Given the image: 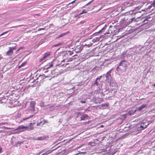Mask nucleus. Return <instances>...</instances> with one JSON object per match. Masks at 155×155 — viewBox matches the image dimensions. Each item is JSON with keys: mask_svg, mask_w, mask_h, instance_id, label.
I'll return each mask as SVG.
<instances>
[{"mask_svg": "<svg viewBox=\"0 0 155 155\" xmlns=\"http://www.w3.org/2000/svg\"><path fill=\"white\" fill-rule=\"evenodd\" d=\"M120 25L122 28L123 29L130 24V21L127 20V17H125L124 18L121 19L120 21Z\"/></svg>", "mask_w": 155, "mask_h": 155, "instance_id": "f03ea898", "label": "nucleus"}, {"mask_svg": "<svg viewBox=\"0 0 155 155\" xmlns=\"http://www.w3.org/2000/svg\"><path fill=\"white\" fill-rule=\"evenodd\" d=\"M45 78L44 77V76L42 78V79H44Z\"/></svg>", "mask_w": 155, "mask_h": 155, "instance_id": "4d7b16f0", "label": "nucleus"}, {"mask_svg": "<svg viewBox=\"0 0 155 155\" xmlns=\"http://www.w3.org/2000/svg\"><path fill=\"white\" fill-rule=\"evenodd\" d=\"M68 33L67 32L63 33L60 34L59 35H58V36L57 37V38H61L62 37H63L64 36V35H67Z\"/></svg>", "mask_w": 155, "mask_h": 155, "instance_id": "5701e85b", "label": "nucleus"}, {"mask_svg": "<svg viewBox=\"0 0 155 155\" xmlns=\"http://www.w3.org/2000/svg\"><path fill=\"white\" fill-rule=\"evenodd\" d=\"M48 77V75H47V76H45V75L44 76V77L46 78L47 77Z\"/></svg>", "mask_w": 155, "mask_h": 155, "instance_id": "6e6d98bb", "label": "nucleus"}, {"mask_svg": "<svg viewBox=\"0 0 155 155\" xmlns=\"http://www.w3.org/2000/svg\"><path fill=\"white\" fill-rule=\"evenodd\" d=\"M42 76V75H41H41H40L39 76V77H40V76Z\"/></svg>", "mask_w": 155, "mask_h": 155, "instance_id": "0e129e2a", "label": "nucleus"}, {"mask_svg": "<svg viewBox=\"0 0 155 155\" xmlns=\"http://www.w3.org/2000/svg\"><path fill=\"white\" fill-rule=\"evenodd\" d=\"M101 9H102V8H100V9L98 10V11L100 10H101Z\"/></svg>", "mask_w": 155, "mask_h": 155, "instance_id": "13d9d810", "label": "nucleus"}, {"mask_svg": "<svg viewBox=\"0 0 155 155\" xmlns=\"http://www.w3.org/2000/svg\"><path fill=\"white\" fill-rule=\"evenodd\" d=\"M85 21H81L80 22V24H84V23H85Z\"/></svg>", "mask_w": 155, "mask_h": 155, "instance_id": "8fccbe9b", "label": "nucleus"}, {"mask_svg": "<svg viewBox=\"0 0 155 155\" xmlns=\"http://www.w3.org/2000/svg\"><path fill=\"white\" fill-rule=\"evenodd\" d=\"M27 63V62H24L23 63H22L21 64V65H20V66H18V68H21L22 67H23L24 66V65H25Z\"/></svg>", "mask_w": 155, "mask_h": 155, "instance_id": "c756f323", "label": "nucleus"}, {"mask_svg": "<svg viewBox=\"0 0 155 155\" xmlns=\"http://www.w3.org/2000/svg\"><path fill=\"white\" fill-rule=\"evenodd\" d=\"M76 0H74V1H72V2H71V3H70L69 4H68V5H71V4H73L75 2V1H76Z\"/></svg>", "mask_w": 155, "mask_h": 155, "instance_id": "c03bdc74", "label": "nucleus"}, {"mask_svg": "<svg viewBox=\"0 0 155 155\" xmlns=\"http://www.w3.org/2000/svg\"><path fill=\"white\" fill-rule=\"evenodd\" d=\"M19 51V49H18L16 51V52H15V54H17L18 53V52Z\"/></svg>", "mask_w": 155, "mask_h": 155, "instance_id": "603ef678", "label": "nucleus"}, {"mask_svg": "<svg viewBox=\"0 0 155 155\" xmlns=\"http://www.w3.org/2000/svg\"><path fill=\"white\" fill-rule=\"evenodd\" d=\"M33 127L31 125L28 126H25L23 125L19 126L18 128L16 129V130H22L21 131H24L25 129V130L28 131H30L33 130Z\"/></svg>", "mask_w": 155, "mask_h": 155, "instance_id": "20e7f679", "label": "nucleus"}, {"mask_svg": "<svg viewBox=\"0 0 155 155\" xmlns=\"http://www.w3.org/2000/svg\"><path fill=\"white\" fill-rule=\"evenodd\" d=\"M48 71H45V73H46V72H47Z\"/></svg>", "mask_w": 155, "mask_h": 155, "instance_id": "e2e57ef3", "label": "nucleus"}, {"mask_svg": "<svg viewBox=\"0 0 155 155\" xmlns=\"http://www.w3.org/2000/svg\"><path fill=\"white\" fill-rule=\"evenodd\" d=\"M84 46V45L77 46L75 50L78 52H80L83 49Z\"/></svg>", "mask_w": 155, "mask_h": 155, "instance_id": "ddd939ff", "label": "nucleus"}, {"mask_svg": "<svg viewBox=\"0 0 155 155\" xmlns=\"http://www.w3.org/2000/svg\"><path fill=\"white\" fill-rule=\"evenodd\" d=\"M140 12H134L132 11L130 12V15L128 17H127V20L128 21H130V23L131 24L132 23L137 21L139 20V19L141 18V17H137L136 18H135V15Z\"/></svg>", "mask_w": 155, "mask_h": 155, "instance_id": "f257e3e1", "label": "nucleus"}, {"mask_svg": "<svg viewBox=\"0 0 155 155\" xmlns=\"http://www.w3.org/2000/svg\"><path fill=\"white\" fill-rule=\"evenodd\" d=\"M127 115V113H126L125 114H123L121 116L123 119H125L126 118Z\"/></svg>", "mask_w": 155, "mask_h": 155, "instance_id": "72a5a7b5", "label": "nucleus"}, {"mask_svg": "<svg viewBox=\"0 0 155 155\" xmlns=\"http://www.w3.org/2000/svg\"><path fill=\"white\" fill-rule=\"evenodd\" d=\"M89 117L87 115V114H82V115L80 117L81 120H84L88 119V118H89Z\"/></svg>", "mask_w": 155, "mask_h": 155, "instance_id": "4468645a", "label": "nucleus"}, {"mask_svg": "<svg viewBox=\"0 0 155 155\" xmlns=\"http://www.w3.org/2000/svg\"><path fill=\"white\" fill-rule=\"evenodd\" d=\"M129 65V62L125 60H122L119 63V66L117 68V69L119 68V66H122L124 68L125 70L126 69L127 67Z\"/></svg>", "mask_w": 155, "mask_h": 155, "instance_id": "39448f33", "label": "nucleus"}, {"mask_svg": "<svg viewBox=\"0 0 155 155\" xmlns=\"http://www.w3.org/2000/svg\"><path fill=\"white\" fill-rule=\"evenodd\" d=\"M52 152V151H51V150H49L47 151H46L45 153V154H46V155H47L48 154L51 153Z\"/></svg>", "mask_w": 155, "mask_h": 155, "instance_id": "4c0bfd02", "label": "nucleus"}, {"mask_svg": "<svg viewBox=\"0 0 155 155\" xmlns=\"http://www.w3.org/2000/svg\"><path fill=\"white\" fill-rule=\"evenodd\" d=\"M147 106V104H142V105L136 108V110L137 111H141V110H143L144 108H146Z\"/></svg>", "mask_w": 155, "mask_h": 155, "instance_id": "9b49d317", "label": "nucleus"}, {"mask_svg": "<svg viewBox=\"0 0 155 155\" xmlns=\"http://www.w3.org/2000/svg\"><path fill=\"white\" fill-rule=\"evenodd\" d=\"M53 107H54V106L51 105V106H50L49 107H48L46 108L47 109H48V108L51 109V108H53Z\"/></svg>", "mask_w": 155, "mask_h": 155, "instance_id": "37998d69", "label": "nucleus"}, {"mask_svg": "<svg viewBox=\"0 0 155 155\" xmlns=\"http://www.w3.org/2000/svg\"><path fill=\"white\" fill-rule=\"evenodd\" d=\"M45 139V138L43 137H39L37 138V140H43Z\"/></svg>", "mask_w": 155, "mask_h": 155, "instance_id": "e433bc0d", "label": "nucleus"}, {"mask_svg": "<svg viewBox=\"0 0 155 155\" xmlns=\"http://www.w3.org/2000/svg\"><path fill=\"white\" fill-rule=\"evenodd\" d=\"M77 3H78L76 4V5H74V6H75V5H77Z\"/></svg>", "mask_w": 155, "mask_h": 155, "instance_id": "69168bd1", "label": "nucleus"}, {"mask_svg": "<svg viewBox=\"0 0 155 155\" xmlns=\"http://www.w3.org/2000/svg\"><path fill=\"white\" fill-rule=\"evenodd\" d=\"M81 102L82 103H85V101H81Z\"/></svg>", "mask_w": 155, "mask_h": 155, "instance_id": "864d4df0", "label": "nucleus"}, {"mask_svg": "<svg viewBox=\"0 0 155 155\" xmlns=\"http://www.w3.org/2000/svg\"><path fill=\"white\" fill-rule=\"evenodd\" d=\"M69 52V54L70 55H71L72 54L71 53V52Z\"/></svg>", "mask_w": 155, "mask_h": 155, "instance_id": "5fc2aeb1", "label": "nucleus"}, {"mask_svg": "<svg viewBox=\"0 0 155 155\" xmlns=\"http://www.w3.org/2000/svg\"><path fill=\"white\" fill-rule=\"evenodd\" d=\"M152 122V121H147L146 120H143L140 123V130H143L147 128V126L150 124Z\"/></svg>", "mask_w": 155, "mask_h": 155, "instance_id": "7ed1b4c3", "label": "nucleus"}, {"mask_svg": "<svg viewBox=\"0 0 155 155\" xmlns=\"http://www.w3.org/2000/svg\"><path fill=\"white\" fill-rule=\"evenodd\" d=\"M23 143V141H18L16 143V145H15V147H18V145L20 146L22 143Z\"/></svg>", "mask_w": 155, "mask_h": 155, "instance_id": "cd10ccee", "label": "nucleus"}, {"mask_svg": "<svg viewBox=\"0 0 155 155\" xmlns=\"http://www.w3.org/2000/svg\"><path fill=\"white\" fill-rule=\"evenodd\" d=\"M44 125L46 123H47L48 122V121L47 120H46L44 119H43L42 120Z\"/></svg>", "mask_w": 155, "mask_h": 155, "instance_id": "c9c22d12", "label": "nucleus"}, {"mask_svg": "<svg viewBox=\"0 0 155 155\" xmlns=\"http://www.w3.org/2000/svg\"><path fill=\"white\" fill-rule=\"evenodd\" d=\"M24 48V47H20L18 49H19V50H21V49H22L23 48Z\"/></svg>", "mask_w": 155, "mask_h": 155, "instance_id": "a18cd8bd", "label": "nucleus"}, {"mask_svg": "<svg viewBox=\"0 0 155 155\" xmlns=\"http://www.w3.org/2000/svg\"><path fill=\"white\" fill-rule=\"evenodd\" d=\"M52 77H51V78L49 79V80H51Z\"/></svg>", "mask_w": 155, "mask_h": 155, "instance_id": "680f3d73", "label": "nucleus"}, {"mask_svg": "<svg viewBox=\"0 0 155 155\" xmlns=\"http://www.w3.org/2000/svg\"><path fill=\"white\" fill-rule=\"evenodd\" d=\"M150 17H148L147 18H146L142 22L144 24H146L148 22V21H150V20H149V19L150 18Z\"/></svg>", "mask_w": 155, "mask_h": 155, "instance_id": "a211bd4d", "label": "nucleus"}, {"mask_svg": "<svg viewBox=\"0 0 155 155\" xmlns=\"http://www.w3.org/2000/svg\"><path fill=\"white\" fill-rule=\"evenodd\" d=\"M50 55V53L49 52H47L44 54L43 57V59H45L48 56Z\"/></svg>", "mask_w": 155, "mask_h": 155, "instance_id": "b1692460", "label": "nucleus"}, {"mask_svg": "<svg viewBox=\"0 0 155 155\" xmlns=\"http://www.w3.org/2000/svg\"><path fill=\"white\" fill-rule=\"evenodd\" d=\"M101 93L102 94L103 96H104L106 94H107L109 92V90L108 89V88L107 87L105 86L104 88H102Z\"/></svg>", "mask_w": 155, "mask_h": 155, "instance_id": "6e6552de", "label": "nucleus"}, {"mask_svg": "<svg viewBox=\"0 0 155 155\" xmlns=\"http://www.w3.org/2000/svg\"><path fill=\"white\" fill-rule=\"evenodd\" d=\"M13 53V51L9 48V50L6 52V54L8 56H11Z\"/></svg>", "mask_w": 155, "mask_h": 155, "instance_id": "dca6fc26", "label": "nucleus"}, {"mask_svg": "<svg viewBox=\"0 0 155 155\" xmlns=\"http://www.w3.org/2000/svg\"><path fill=\"white\" fill-rule=\"evenodd\" d=\"M6 124H7V123L6 122H2L0 123V127L2 126V125H4Z\"/></svg>", "mask_w": 155, "mask_h": 155, "instance_id": "79ce46f5", "label": "nucleus"}, {"mask_svg": "<svg viewBox=\"0 0 155 155\" xmlns=\"http://www.w3.org/2000/svg\"><path fill=\"white\" fill-rule=\"evenodd\" d=\"M45 29V28H39L38 29V31H41V30H44Z\"/></svg>", "mask_w": 155, "mask_h": 155, "instance_id": "49530a36", "label": "nucleus"}, {"mask_svg": "<svg viewBox=\"0 0 155 155\" xmlns=\"http://www.w3.org/2000/svg\"><path fill=\"white\" fill-rule=\"evenodd\" d=\"M8 31H7L5 32H4L2 33L0 35V37H1L2 36H3V35H5V34H7L8 32Z\"/></svg>", "mask_w": 155, "mask_h": 155, "instance_id": "58836bf2", "label": "nucleus"}, {"mask_svg": "<svg viewBox=\"0 0 155 155\" xmlns=\"http://www.w3.org/2000/svg\"><path fill=\"white\" fill-rule=\"evenodd\" d=\"M33 116V115H31L29 117L23 118L22 119V120H27L30 118H31V117H32Z\"/></svg>", "mask_w": 155, "mask_h": 155, "instance_id": "473e14b6", "label": "nucleus"}, {"mask_svg": "<svg viewBox=\"0 0 155 155\" xmlns=\"http://www.w3.org/2000/svg\"><path fill=\"white\" fill-rule=\"evenodd\" d=\"M2 128H4L5 129H6V130H9V129H10L11 128H9V127H5V126H4L2 127Z\"/></svg>", "mask_w": 155, "mask_h": 155, "instance_id": "a19ab883", "label": "nucleus"}, {"mask_svg": "<svg viewBox=\"0 0 155 155\" xmlns=\"http://www.w3.org/2000/svg\"><path fill=\"white\" fill-rule=\"evenodd\" d=\"M152 6H153V7L155 6V0H154L153 3L149 6V8H151Z\"/></svg>", "mask_w": 155, "mask_h": 155, "instance_id": "7c9ffc66", "label": "nucleus"}, {"mask_svg": "<svg viewBox=\"0 0 155 155\" xmlns=\"http://www.w3.org/2000/svg\"><path fill=\"white\" fill-rule=\"evenodd\" d=\"M153 86L155 87V83L153 84Z\"/></svg>", "mask_w": 155, "mask_h": 155, "instance_id": "bf43d9fd", "label": "nucleus"}, {"mask_svg": "<svg viewBox=\"0 0 155 155\" xmlns=\"http://www.w3.org/2000/svg\"><path fill=\"white\" fill-rule=\"evenodd\" d=\"M136 111H137V110H136V109L134 110H130L129 111H128L127 112V114L128 115H132V114H134V113H135Z\"/></svg>", "mask_w": 155, "mask_h": 155, "instance_id": "aec40b11", "label": "nucleus"}, {"mask_svg": "<svg viewBox=\"0 0 155 155\" xmlns=\"http://www.w3.org/2000/svg\"><path fill=\"white\" fill-rule=\"evenodd\" d=\"M9 95H6V97H7V98L8 97V96H9Z\"/></svg>", "mask_w": 155, "mask_h": 155, "instance_id": "052dcab7", "label": "nucleus"}, {"mask_svg": "<svg viewBox=\"0 0 155 155\" xmlns=\"http://www.w3.org/2000/svg\"><path fill=\"white\" fill-rule=\"evenodd\" d=\"M5 99V97H4L2 98L1 99H0V101H2V100H4Z\"/></svg>", "mask_w": 155, "mask_h": 155, "instance_id": "09e8293b", "label": "nucleus"}, {"mask_svg": "<svg viewBox=\"0 0 155 155\" xmlns=\"http://www.w3.org/2000/svg\"><path fill=\"white\" fill-rule=\"evenodd\" d=\"M83 114L81 112H77L76 113V117L78 118L79 117H81Z\"/></svg>", "mask_w": 155, "mask_h": 155, "instance_id": "393cba45", "label": "nucleus"}, {"mask_svg": "<svg viewBox=\"0 0 155 155\" xmlns=\"http://www.w3.org/2000/svg\"><path fill=\"white\" fill-rule=\"evenodd\" d=\"M1 59V58H0V60Z\"/></svg>", "mask_w": 155, "mask_h": 155, "instance_id": "338daca9", "label": "nucleus"}, {"mask_svg": "<svg viewBox=\"0 0 155 155\" xmlns=\"http://www.w3.org/2000/svg\"><path fill=\"white\" fill-rule=\"evenodd\" d=\"M142 48L143 47L141 46H139L138 47L136 48V49L135 50L130 52L129 54L132 56L136 54H140V51Z\"/></svg>", "mask_w": 155, "mask_h": 155, "instance_id": "423d86ee", "label": "nucleus"}, {"mask_svg": "<svg viewBox=\"0 0 155 155\" xmlns=\"http://www.w3.org/2000/svg\"><path fill=\"white\" fill-rule=\"evenodd\" d=\"M63 44V42H60L57 44H56L52 46V48H54L55 47L61 45Z\"/></svg>", "mask_w": 155, "mask_h": 155, "instance_id": "a878e982", "label": "nucleus"}, {"mask_svg": "<svg viewBox=\"0 0 155 155\" xmlns=\"http://www.w3.org/2000/svg\"><path fill=\"white\" fill-rule=\"evenodd\" d=\"M132 128L131 126H130L128 127H124V129L125 130H129Z\"/></svg>", "mask_w": 155, "mask_h": 155, "instance_id": "c85d7f7f", "label": "nucleus"}, {"mask_svg": "<svg viewBox=\"0 0 155 155\" xmlns=\"http://www.w3.org/2000/svg\"><path fill=\"white\" fill-rule=\"evenodd\" d=\"M42 119H41L40 121V122H38L37 124V126H39L40 125H44V124H43V122L41 120Z\"/></svg>", "mask_w": 155, "mask_h": 155, "instance_id": "bb28decb", "label": "nucleus"}, {"mask_svg": "<svg viewBox=\"0 0 155 155\" xmlns=\"http://www.w3.org/2000/svg\"><path fill=\"white\" fill-rule=\"evenodd\" d=\"M87 13V11H86V10L85 9L83 10L82 12L79 15H77L74 16V17H79V15L81 14H82L83 13Z\"/></svg>", "mask_w": 155, "mask_h": 155, "instance_id": "4be33fe9", "label": "nucleus"}, {"mask_svg": "<svg viewBox=\"0 0 155 155\" xmlns=\"http://www.w3.org/2000/svg\"><path fill=\"white\" fill-rule=\"evenodd\" d=\"M2 148L1 147H0V153H1L2 152Z\"/></svg>", "mask_w": 155, "mask_h": 155, "instance_id": "3c124183", "label": "nucleus"}, {"mask_svg": "<svg viewBox=\"0 0 155 155\" xmlns=\"http://www.w3.org/2000/svg\"><path fill=\"white\" fill-rule=\"evenodd\" d=\"M109 106V105L108 104V103H104V104H101L100 107V108H101L102 107H104V108H106L108 106Z\"/></svg>", "mask_w": 155, "mask_h": 155, "instance_id": "f3484780", "label": "nucleus"}, {"mask_svg": "<svg viewBox=\"0 0 155 155\" xmlns=\"http://www.w3.org/2000/svg\"><path fill=\"white\" fill-rule=\"evenodd\" d=\"M110 86L112 87H116L117 86L116 83L115 81L111 82L110 83Z\"/></svg>", "mask_w": 155, "mask_h": 155, "instance_id": "6ab92c4d", "label": "nucleus"}, {"mask_svg": "<svg viewBox=\"0 0 155 155\" xmlns=\"http://www.w3.org/2000/svg\"><path fill=\"white\" fill-rule=\"evenodd\" d=\"M9 48L11 50H12V51H13L14 50H16L17 49L16 45L13 46L12 47H10Z\"/></svg>", "mask_w": 155, "mask_h": 155, "instance_id": "2f4dec72", "label": "nucleus"}, {"mask_svg": "<svg viewBox=\"0 0 155 155\" xmlns=\"http://www.w3.org/2000/svg\"><path fill=\"white\" fill-rule=\"evenodd\" d=\"M106 27H107V25H105L104 26V27L102 28L100 30H99L98 32H97L95 33H94V35H95L96 34L100 33H101V32H103L104 31V30H105L106 28Z\"/></svg>", "mask_w": 155, "mask_h": 155, "instance_id": "2eb2a0df", "label": "nucleus"}, {"mask_svg": "<svg viewBox=\"0 0 155 155\" xmlns=\"http://www.w3.org/2000/svg\"><path fill=\"white\" fill-rule=\"evenodd\" d=\"M35 102L34 101H31L30 102V109L32 111H35Z\"/></svg>", "mask_w": 155, "mask_h": 155, "instance_id": "9d476101", "label": "nucleus"}, {"mask_svg": "<svg viewBox=\"0 0 155 155\" xmlns=\"http://www.w3.org/2000/svg\"><path fill=\"white\" fill-rule=\"evenodd\" d=\"M53 64L51 63H49L47 65L44 67L43 69L44 70L48 69L51 68L53 67Z\"/></svg>", "mask_w": 155, "mask_h": 155, "instance_id": "f8f14e48", "label": "nucleus"}, {"mask_svg": "<svg viewBox=\"0 0 155 155\" xmlns=\"http://www.w3.org/2000/svg\"><path fill=\"white\" fill-rule=\"evenodd\" d=\"M93 0H92L91 1L89 2H88L85 5H84V6H83L82 8H85L86 6H87V5H89V4H90V3H91L93 1Z\"/></svg>", "mask_w": 155, "mask_h": 155, "instance_id": "f704fd0d", "label": "nucleus"}, {"mask_svg": "<svg viewBox=\"0 0 155 155\" xmlns=\"http://www.w3.org/2000/svg\"><path fill=\"white\" fill-rule=\"evenodd\" d=\"M40 106L42 107L43 108H45L46 107L49 106L50 105L49 104H47V105H45L44 104V102H41L40 103Z\"/></svg>", "mask_w": 155, "mask_h": 155, "instance_id": "412c9836", "label": "nucleus"}, {"mask_svg": "<svg viewBox=\"0 0 155 155\" xmlns=\"http://www.w3.org/2000/svg\"><path fill=\"white\" fill-rule=\"evenodd\" d=\"M45 151V149H44L42 150H41L40 152L38 154V155H40L41 153H42L44 152Z\"/></svg>", "mask_w": 155, "mask_h": 155, "instance_id": "ea45409f", "label": "nucleus"}, {"mask_svg": "<svg viewBox=\"0 0 155 155\" xmlns=\"http://www.w3.org/2000/svg\"><path fill=\"white\" fill-rule=\"evenodd\" d=\"M44 59H43V58H41L40 59V60H39V62H41L43 60H44Z\"/></svg>", "mask_w": 155, "mask_h": 155, "instance_id": "de8ad7c7", "label": "nucleus"}, {"mask_svg": "<svg viewBox=\"0 0 155 155\" xmlns=\"http://www.w3.org/2000/svg\"><path fill=\"white\" fill-rule=\"evenodd\" d=\"M102 76L101 75L100 76L99 78H97L96 79V80L95 81V82L93 84H92V85L93 86H97L98 85H100V83H101L100 82H99L98 81L99 80V81H100V79L102 78Z\"/></svg>", "mask_w": 155, "mask_h": 155, "instance_id": "1a4fd4ad", "label": "nucleus"}, {"mask_svg": "<svg viewBox=\"0 0 155 155\" xmlns=\"http://www.w3.org/2000/svg\"><path fill=\"white\" fill-rule=\"evenodd\" d=\"M111 69L109 70L107 72L106 74H104L102 76L103 77L106 78V80L108 82L110 81L112 79L111 75Z\"/></svg>", "mask_w": 155, "mask_h": 155, "instance_id": "0eeeda50", "label": "nucleus"}]
</instances>
